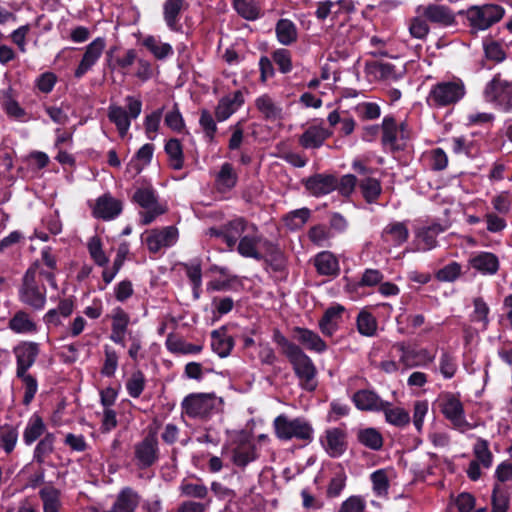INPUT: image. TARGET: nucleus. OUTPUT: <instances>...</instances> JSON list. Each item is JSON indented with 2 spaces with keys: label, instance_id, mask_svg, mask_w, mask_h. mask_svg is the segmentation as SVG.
Returning a JSON list of instances; mask_svg holds the SVG:
<instances>
[{
  "label": "nucleus",
  "instance_id": "nucleus-1",
  "mask_svg": "<svg viewBox=\"0 0 512 512\" xmlns=\"http://www.w3.org/2000/svg\"><path fill=\"white\" fill-rule=\"evenodd\" d=\"M465 87L461 80L442 81L432 86L427 96L431 107H445L463 98Z\"/></svg>",
  "mask_w": 512,
  "mask_h": 512
},
{
  "label": "nucleus",
  "instance_id": "nucleus-2",
  "mask_svg": "<svg viewBox=\"0 0 512 512\" xmlns=\"http://www.w3.org/2000/svg\"><path fill=\"white\" fill-rule=\"evenodd\" d=\"M222 399L214 393H193L182 402L183 411L191 418H207L217 411Z\"/></svg>",
  "mask_w": 512,
  "mask_h": 512
},
{
  "label": "nucleus",
  "instance_id": "nucleus-3",
  "mask_svg": "<svg viewBox=\"0 0 512 512\" xmlns=\"http://www.w3.org/2000/svg\"><path fill=\"white\" fill-rule=\"evenodd\" d=\"M276 436L280 440H311L313 428L302 418L289 419L285 415L277 416L273 421Z\"/></svg>",
  "mask_w": 512,
  "mask_h": 512
},
{
  "label": "nucleus",
  "instance_id": "nucleus-4",
  "mask_svg": "<svg viewBox=\"0 0 512 512\" xmlns=\"http://www.w3.org/2000/svg\"><path fill=\"white\" fill-rule=\"evenodd\" d=\"M128 112L121 106L111 105L108 110V118L117 127L120 136H126L130 128V118L136 119L142 111V102L132 96L125 98Z\"/></svg>",
  "mask_w": 512,
  "mask_h": 512
},
{
  "label": "nucleus",
  "instance_id": "nucleus-5",
  "mask_svg": "<svg viewBox=\"0 0 512 512\" xmlns=\"http://www.w3.org/2000/svg\"><path fill=\"white\" fill-rule=\"evenodd\" d=\"M438 405L440 411L449 420L454 427L465 431L470 428L466 421L463 404L458 395L451 392H445L439 395Z\"/></svg>",
  "mask_w": 512,
  "mask_h": 512
},
{
  "label": "nucleus",
  "instance_id": "nucleus-6",
  "mask_svg": "<svg viewBox=\"0 0 512 512\" xmlns=\"http://www.w3.org/2000/svg\"><path fill=\"white\" fill-rule=\"evenodd\" d=\"M288 359L300 380V385L308 391H313L317 386L315 380L317 371L310 357L300 348L289 356Z\"/></svg>",
  "mask_w": 512,
  "mask_h": 512
},
{
  "label": "nucleus",
  "instance_id": "nucleus-7",
  "mask_svg": "<svg viewBox=\"0 0 512 512\" xmlns=\"http://www.w3.org/2000/svg\"><path fill=\"white\" fill-rule=\"evenodd\" d=\"M486 101L495 103L505 111L512 110V82L503 80L496 75L485 87Z\"/></svg>",
  "mask_w": 512,
  "mask_h": 512
},
{
  "label": "nucleus",
  "instance_id": "nucleus-8",
  "mask_svg": "<svg viewBox=\"0 0 512 512\" xmlns=\"http://www.w3.org/2000/svg\"><path fill=\"white\" fill-rule=\"evenodd\" d=\"M21 300L36 308L41 309L46 301V289L36 280L34 269H28L23 278V285L20 290Z\"/></svg>",
  "mask_w": 512,
  "mask_h": 512
},
{
  "label": "nucleus",
  "instance_id": "nucleus-9",
  "mask_svg": "<svg viewBox=\"0 0 512 512\" xmlns=\"http://www.w3.org/2000/svg\"><path fill=\"white\" fill-rule=\"evenodd\" d=\"M504 15V9L495 4L481 7H472L469 10V20L474 28L485 30L494 23L500 21Z\"/></svg>",
  "mask_w": 512,
  "mask_h": 512
},
{
  "label": "nucleus",
  "instance_id": "nucleus-10",
  "mask_svg": "<svg viewBox=\"0 0 512 512\" xmlns=\"http://www.w3.org/2000/svg\"><path fill=\"white\" fill-rule=\"evenodd\" d=\"M382 142L384 145L389 146L392 149H403L406 141L410 137V133L405 123H401L399 126L395 120L391 117H385L382 122Z\"/></svg>",
  "mask_w": 512,
  "mask_h": 512
},
{
  "label": "nucleus",
  "instance_id": "nucleus-11",
  "mask_svg": "<svg viewBox=\"0 0 512 512\" xmlns=\"http://www.w3.org/2000/svg\"><path fill=\"white\" fill-rule=\"evenodd\" d=\"M137 466L141 469L152 466L158 459V441L154 434H148L134 446Z\"/></svg>",
  "mask_w": 512,
  "mask_h": 512
},
{
  "label": "nucleus",
  "instance_id": "nucleus-12",
  "mask_svg": "<svg viewBox=\"0 0 512 512\" xmlns=\"http://www.w3.org/2000/svg\"><path fill=\"white\" fill-rule=\"evenodd\" d=\"M105 47L106 41L102 37H98L88 44L85 48L83 57L74 72V76L79 79L91 70L102 56Z\"/></svg>",
  "mask_w": 512,
  "mask_h": 512
},
{
  "label": "nucleus",
  "instance_id": "nucleus-13",
  "mask_svg": "<svg viewBox=\"0 0 512 512\" xmlns=\"http://www.w3.org/2000/svg\"><path fill=\"white\" fill-rule=\"evenodd\" d=\"M178 239V230L173 226H167L161 230L148 231L144 238L148 249L152 253L158 252L164 247L172 246Z\"/></svg>",
  "mask_w": 512,
  "mask_h": 512
},
{
  "label": "nucleus",
  "instance_id": "nucleus-14",
  "mask_svg": "<svg viewBox=\"0 0 512 512\" xmlns=\"http://www.w3.org/2000/svg\"><path fill=\"white\" fill-rule=\"evenodd\" d=\"M258 458L256 445L247 437H241L231 449V460L234 465L244 468Z\"/></svg>",
  "mask_w": 512,
  "mask_h": 512
},
{
  "label": "nucleus",
  "instance_id": "nucleus-15",
  "mask_svg": "<svg viewBox=\"0 0 512 512\" xmlns=\"http://www.w3.org/2000/svg\"><path fill=\"white\" fill-rule=\"evenodd\" d=\"M13 353L17 362L16 372H27L36 361L39 345L35 342L24 341L14 347Z\"/></svg>",
  "mask_w": 512,
  "mask_h": 512
},
{
  "label": "nucleus",
  "instance_id": "nucleus-16",
  "mask_svg": "<svg viewBox=\"0 0 512 512\" xmlns=\"http://www.w3.org/2000/svg\"><path fill=\"white\" fill-rule=\"evenodd\" d=\"M352 401L361 411L378 412L389 406V402L384 401L375 391L370 389H361L354 393Z\"/></svg>",
  "mask_w": 512,
  "mask_h": 512
},
{
  "label": "nucleus",
  "instance_id": "nucleus-17",
  "mask_svg": "<svg viewBox=\"0 0 512 512\" xmlns=\"http://www.w3.org/2000/svg\"><path fill=\"white\" fill-rule=\"evenodd\" d=\"M263 238L262 235L259 234L258 228L255 225V230L250 231V229L244 234L238 243L237 251L243 257L253 258L256 260H262L264 258L263 254L260 253L257 249L259 244H262Z\"/></svg>",
  "mask_w": 512,
  "mask_h": 512
},
{
  "label": "nucleus",
  "instance_id": "nucleus-18",
  "mask_svg": "<svg viewBox=\"0 0 512 512\" xmlns=\"http://www.w3.org/2000/svg\"><path fill=\"white\" fill-rule=\"evenodd\" d=\"M321 444L329 456L338 457L346 449V434L339 428L328 429L321 438Z\"/></svg>",
  "mask_w": 512,
  "mask_h": 512
},
{
  "label": "nucleus",
  "instance_id": "nucleus-19",
  "mask_svg": "<svg viewBox=\"0 0 512 512\" xmlns=\"http://www.w3.org/2000/svg\"><path fill=\"white\" fill-rule=\"evenodd\" d=\"M249 229L255 230V225L243 218H237L223 225L220 233L227 245L232 248Z\"/></svg>",
  "mask_w": 512,
  "mask_h": 512
},
{
  "label": "nucleus",
  "instance_id": "nucleus-20",
  "mask_svg": "<svg viewBox=\"0 0 512 512\" xmlns=\"http://www.w3.org/2000/svg\"><path fill=\"white\" fill-rule=\"evenodd\" d=\"M122 211V202L110 194H104L96 201L93 214L103 220H111L117 217Z\"/></svg>",
  "mask_w": 512,
  "mask_h": 512
},
{
  "label": "nucleus",
  "instance_id": "nucleus-21",
  "mask_svg": "<svg viewBox=\"0 0 512 512\" xmlns=\"http://www.w3.org/2000/svg\"><path fill=\"white\" fill-rule=\"evenodd\" d=\"M332 135V131L322 125L309 126L299 138V143L306 149H315L323 145L326 139Z\"/></svg>",
  "mask_w": 512,
  "mask_h": 512
},
{
  "label": "nucleus",
  "instance_id": "nucleus-22",
  "mask_svg": "<svg viewBox=\"0 0 512 512\" xmlns=\"http://www.w3.org/2000/svg\"><path fill=\"white\" fill-rule=\"evenodd\" d=\"M306 189L314 196L329 194L337 187V179L333 175L316 174L305 181Z\"/></svg>",
  "mask_w": 512,
  "mask_h": 512
},
{
  "label": "nucleus",
  "instance_id": "nucleus-23",
  "mask_svg": "<svg viewBox=\"0 0 512 512\" xmlns=\"http://www.w3.org/2000/svg\"><path fill=\"white\" fill-rule=\"evenodd\" d=\"M418 11H422V16L430 22L442 26H449L455 22V16L453 12L448 7L443 5L430 4L422 8L420 7Z\"/></svg>",
  "mask_w": 512,
  "mask_h": 512
},
{
  "label": "nucleus",
  "instance_id": "nucleus-24",
  "mask_svg": "<svg viewBox=\"0 0 512 512\" xmlns=\"http://www.w3.org/2000/svg\"><path fill=\"white\" fill-rule=\"evenodd\" d=\"M243 102V95L240 91H235L234 93L223 97L215 109L216 119L220 122L227 120L241 107Z\"/></svg>",
  "mask_w": 512,
  "mask_h": 512
},
{
  "label": "nucleus",
  "instance_id": "nucleus-25",
  "mask_svg": "<svg viewBox=\"0 0 512 512\" xmlns=\"http://www.w3.org/2000/svg\"><path fill=\"white\" fill-rule=\"evenodd\" d=\"M294 338L306 349L317 353H322L327 348L326 343L317 333L306 328L296 327L294 329Z\"/></svg>",
  "mask_w": 512,
  "mask_h": 512
},
{
  "label": "nucleus",
  "instance_id": "nucleus-26",
  "mask_svg": "<svg viewBox=\"0 0 512 512\" xmlns=\"http://www.w3.org/2000/svg\"><path fill=\"white\" fill-rule=\"evenodd\" d=\"M257 110L266 120L275 121L282 118V107L267 94L259 96L255 100Z\"/></svg>",
  "mask_w": 512,
  "mask_h": 512
},
{
  "label": "nucleus",
  "instance_id": "nucleus-27",
  "mask_svg": "<svg viewBox=\"0 0 512 512\" xmlns=\"http://www.w3.org/2000/svg\"><path fill=\"white\" fill-rule=\"evenodd\" d=\"M343 312L344 307L340 305L330 307L326 310L319 322L320 330L324 335L332 336L334 334L341 321Z\"/></svg>",
  "mask_w": 512,
  "mask_h": 512
},
{
  "label": "nucleus",
  "instance_id": "nucleus-28",
  "mask_svg": "<svg viewBox=\"0 0 512 512\" xmlns=\"http://www.w3.org/2000/svg\"><path fill=\"white\" fill-rule=\"evenodd\" d=\"M470 265L483 274H495L499 268L498 258L489 252H481L469 260Z\"/></svg>",
  "mask_w": 512,
  "mask_h": 512
},
{
  "label": "nucleus",
  "instance_id": "nucleus-29",
  "mask_svg": "<svg viewBox=\"0 0 512 512\" xmlns=\"http://www.w3.org/2000/svg\"><path fill=\"white\" fill-rule=\"evenodd\" d=\"M185 0H166L163 5L164 20L171 30H178V22L182 10L185 8Z\"/></svg>",
  "mask_w": 512,
  "mask_h": 512
},
{
  "label": "nucleus",
  "instance_id": "nucleus-30",
  "mask_svg": "<svg viewBox=\"0 0 512 512\" xmlns=\"http://www.w3.org/2000/svg\"><path fill=\"white\" fill-rule=\"evenodd\" d=\"M409 231L402 222L388 224L383 232L382 239L385 242H393L394 245H401L408 239Z\"/></svg>",
  "mask_w": 512,
  "mask_h": 512
},
{
  "label": "nucleus",
  "instance_id": "nucleus-31",
  "mask_svg": "<svg viewBox=\"0 0 512 512\" xmlns=\"http://www.w3.org/2000/svg\"><path fill=\"white\" fill-rule=\"evenodd\" d=\"M314 265L321 275L330 276L336 275L339 272L338 260L328 251L319 253L315 257Z\"/></svg>",
  "mask_w": 512,
  "mask_h": 512
},
{
  "label": "nucleus",
  "instance_id": "nucleus-32",
  "mask_svg": "<svg viewBox=\"0 0 512 512\" xmlns=\"http://www.w3.org/2000/svg\"><path fill=\"white\" fill-rule=\"evenodd\" d=\"M139 504V495L133 489L126 487L118 494L113 507L119 512H133Z\"/></svg>",
  "mask_w": 512,
  "mask_h": 512
},
{
  "label": "nucleus",
  "instance_id": "nucleus-33",
  "mask_svg": "<svg viewBox=\"0 0 512 512\" xmlns=\"http://www.w3.org/2000/svg\"><path fill=\"white\" fill-rule=\"evenodd\" d=\"M9 328L15 333L25 334L35 332L37 325L28 313L18 311L10 319Z\"/></svg>",
  "mask_w": 512,
  "mask_h": 512
},
{
  "label": "nucleus",
  "instance_id": "nucleus-34",
  "mask_svg": "<svg viewBox=\"0 0 512 512\" xmlns=\"http://www.w3.org/2000/svg\"><path fill=\"white\" fill-rule=\"evenodd\" d=\"M46 431V425L42 418L38 415H33L23 432V441L26 445H31L38 438H40Z\"/></svg>",
  "mask_w": 512,
  "mask_h": 512
},
{
  "label": "nucleus",
  "instance_id": "nucleus-35",
  "mask_svg": "<svg viewBox=\"0 0 512 512\" xmlns=\"http://www.w3.org/2000/svg\"><path fill=\"white\" fill-rule=\"evenodd\" d=\"M237 174L230 163H224L217 173L215 182L218 190L227 191L232 189L237 183Z\"/></svg>",
  "mask_w": 512,
  "mask_h": 512
},
{
  "label": "nucleus",
  "instance_id": "nucleus-36",
  "mask_svg": "<svg viewBox=\"0 0 512 512\" xmlns=\"http://www.w3.org/2000/svg\"><path fill=\"white\" fill-rule=\"evenodd\" d=\"M167 349L175 354H197L203 349L200 344L188 343L182 338L169 336L166 341Z\"/></svg>",
  "mask_w": 512,
  "mask_h": 512
},
{
  "label": "nucleus",
  "instance_id": "nucleus-37",
  "mask_svg": "<svg viewBox=\"0 0 512 512\" xmlns=\"http://www.w3.org/2000/svg\"><path fill=\"white\" fill-rule=\"evenodd\" d=\"M358 185L362 196L368 203L375 202L382 191L380 181L372 177L361 178Z\"/></svg>",
  "mask_w": 512,
  "mask_h": 512
},
{
  "label": "nucleus",
  "instance_id": "nucleus-38",
  "mask_svg": "<svg viewBox=\"0 0 512 512\" xmlns=\"http://www.w3.org/2000/svg\"><path fill=\"white\" fill-rule=\"evenodd\" d=\"M55 436L53 433H46L38 442L33 452V459L38 464H43L46 458L54 451Z\"/></svg>",
  "mask_w": 512,
  "mask_h": 512
},
{
  "label": "nucleus",
  "instance_id": "nucleus-39",
  "mask_svg": "<svg viewBox=\"0 0 512 512\" xmlns=\"http://www.w3.org/2000/svg\"><path fill=\"white\" fill-rule=\"evenodd\" d=\"M39 495L43 501L44 511H59L61 507L60 491L52 485L44 486Z\"/></svg>",
  "mask_w": 512,
  "mask_h": 512
},
{
  "label": "nucleus",
  "instance_id": "nucleus-40",
  "mask_svg": "<svg viewBox=\"0 0 512 512\" xmlns=\"http://www.w3.org/2000/svg\"><path fill=\"white\" fill-rule=\"evenodd\" d=\"M276 35L281 44L290 45L297 39L296 26L288 19H281L276 25Z\"/></svg>",
  "mask_w": 512,
  "mask_h": 512
},
{
  "label": "nucleus",
  "instance_id": "nucleus-41",
  "mask_svg": "<svg viewBox=\"0 0 512 512\" xmlns=\"http://www.w3.org/2000/svg\"><path fill=\"white\" fill-rule=\"evenodd\" d=\"M357 438L362 445L372 450H380L383 446V437L375 428L370 427L359 430Z\"/></svg>",
  "mask_w": 512,
  "mask_h": 512
},
{
  "label": "nucleus",
  "instance_id": "nucleus-42",
  "mask_svg": "<svg viewBox=\"0 0 512 512\" xmlns=\"http://www.w3.org/2000/svg\"><path fill=\"white\" fill-rule=\"evenodd\" d=\"M394 348L401 353L399 357V362L403 364L406 368H411L419 365L421 358L426 355L425 350L420 352L410 350L406 348L403 343H398L394 345Z\"/></svg>",
  "mask_w": 512,
  "mask_h": 512
},
{
  "label": "nucleus",
  "instance_id": "nucleus-43",
  "mask_svg": "<svg viewBox=\"0 0 512 512\" xmlns=\"http://www.w3.org/2000/svg\"><path fill=\"white\" fill-rule=\"evenodd\" d=\"M179 491L182 496L188 498L204 499L208 495V488L200 481H182L179 486Z\"/></svg>",
  "mask_w": 512,
  "mask_h": 512
},
{
  "label": "nucleus",
  "instance_id": "nucleus-44",
  "mask_svg": "<svg viewBox=\"0 0 512 512\" xmlns=\"http://www.w3.org/2000/svg\"><path fill=\"white\" fill-rule=\"evenodd\" d=\"M382 411L385 414L386 421L394 426L403 427L410 422V415L403 408L391 407V404L389 403V406H385V409Z\"/></svg>",
  "mask_w": 512,
  "mask_h": 512
},
{
  "label": "nucleus",
  "instance_id": "nucleus-45",
  "mask_svg": "<svg viewBox=\"0 0 512 512\" xmlns=\"http://www.w3.org/2000/svg\"><path fill=\"white\" fill-rule=\"evenodd\" d=\"M143 45L157 58L164 59L173 53L172 46L168 43H162L154 36H148L144 39Z\"/></svg>",
  "mask_w": 512,
  "mask_h": 512
},
{
  "label": "nucleus",
  "instance_id": "nucleus-46",
  "mask_svg": "<svg viewBox=\"0 0 512 512\" xmlns=\"http://www.w3.org/2000/svg\"><path fill=\"white\" fill-rule=\"evenodd\" d=\"M165 151L169 156L170 165L175 170L183 167V151L181 143L178 139H170L165 145Z\"/></svg>",
  "mask_w": 512,
  "mask_h": 512
},
{
  "label": "nucleus",
  "instance_id": "nucleus-47",
  "mask_svg": "<svg viewBox=\"0 0 512 512\" xmlns=\"http://www.w3.org/2000/svg\"><path fill=\"white\" fill-rule=\"evenodd\" d=\"M443 231L440 225H432L421 229L417 237L423 243L421 249L430 250L436 246V237Z\"/></svg>",
  "mask_w": 512,
  "mask_h": 512
},
{
  "label": "nucleus",
  "instance_id": "nucleus-48",
  "mask_svg": "<svg viewBox=\"0 0 512 512\" xmlns=\"http://www.w3.org/2000/svg\"><path fill=\"white\" fill-rule=\"evenodd\" d=\"M234 8L239 15L247 20H255L260 12L256 0H234Z\"/></svg>",
  "mask_w": 512,
  "mask_h": 512
},
{
  "label": "nucleus",
  "instance_id": "nucleus-49",
  "mask_svg": "<svg viewBox=\"0 0 512 512\" xmlns=\"http://www.w3.org/2000/svg\"><path fill=\"white\" fill-rule=\"evenodd\" d=\"M232 347L233 340L230 336H222L218 331L212 332V348L220 357L229 355Z\"/></svg>",
  "mask_w": 512,
  "mask_h": 512
},
{
  "label": "nucleus",
  "instance_id": "nucleus-50",
  "mask_svg": "<svg viewBox=\"0 0 512 512\" xmlns=\"http://www.w3.org/2000/svg\"><path fill=\"white\" fill-rule=\"evenodd\" d=\"M87 247L91 258L97 265L105 266L108 263L109 258L103 251L102 243L98 236L91 237L88 241Z\"/></svg>",
  "mask_w": 512,
  "mask_h": 512
},
{
  "label": "nucleus",
  "instance_id": "nucleus-51",
  "mask_svg": "<svg viewBox=\"0 0 512 512\" xmlns=\"http://www.w3.org/2000/svg\"><path fill=\"white\" fill-rule=\"evenodd\" d=\"M358 331L364 336H373L377 329L376 319L368 312H360L357 318Z\"/></svg>",
  "mask_w": 512,
  "mask_h": 512
},
{
  "label": "nucleus",
  "instance_id": "nucleus-52",
  "mask_svg": "<svg viewBox=\"0 0 512 512\" xmlns=\"http://www.w3.org/2000/svg\"><path fill=\"white\" fill-rule=\"evenodd\" d=\"M138 59L137 52L134 49H127L122 55H119L114 64L109 63L111 69H120L123 75H127V69L135 64Z\"/></svg>",
  "mask_w": 512,
  "mask_h": 512
},
{
  "label": "nucleus",
  "instance_id": "nucleus-53",
  "mask_svg": "<svg viewBox=\"0 0 512 512\" xmlns=\"http://www.w3.org/2000/svg\"><path fill=\"white\" fill-rule=\"evenodd\" d=\"M310 210L308 208H301L290 212L284 218L286 225L290 229L301 228L309 219Z\"/></svg>",
  "mask_w": 512,
  "mask_h": 512
},
{
  "label": "nucleus",
  "instance_id": "nucleus-54",
  "mask_svg": "<svg viewBox=\"0 0 512 512\" xmlns=\"http://www.w3.org/2000/svg\"><path fill=\"white\" fill-rule=\"evenodd\" d=\"M18 432L12 426H3L0 429V443L6 453H11L17 443Z\"/></svg>",
  "mask_w": 512,
  "mask_h": 512
},
{
  "label": "nucleus",
  "instance_id": "nucleus-55",
  "mask_svg": "<svg viewBox=\"0 0 512 512\" xmlns=\"http://www.w3.org/2000/svg\"><path fill=\"white\" fill-rule=\"evenodd\" d=\"M16 376L20 378L24 384L25 394L23 402L24 404L28 405L32 401L37 392V381L31 374H28L27 372H16Z\"/></svg>",
  "mask_w": 512,
  "mask_h": 512
},
{
  "label": "nucleus",
  "instance_id": "nucleus-56",
  "mask_svg": "<svg viewBox=\"0 0 512 512\" xmlns=\"http://www.w3.org/2000/svg\"><path fill=\"white\" fill-rule=\"evenodd\" d=\"M373 490L378 496H384L388 493L389 479L387 472L383 469L377 470L371 474Z\"/></svg>",
  "mask_w": 512,
  "mask_h": 512
},
{
  "label": "nucleus",
  "instance_id": "nucleus-57",
  "mask_svg": "<svg viewBox=\"0 0 512 512\" xmlns=\"http://www.w3.org/2000/svg\"><path fill=\"white\" fill-rule=\"evenodd\" d=\"M145 387V377L141 371L134 372L126 383L128 394L138 398Z\"/></svg>",
  "mask_w": 512,
  "mask_h": 512
},
{
  "label": "nucleus",
  "instance_id": "nucleus-58",
  "mask_svg": "<svg viewBox=\"0 0 512 512\" xmlns=\"http://www.w3.org/2000/svg\"><path fill=\"white\" fill-rule=\"evenodd\" d=\"M474 454L477 461L480 462L484 467L488 468L492 464V453L488 448V443L485 440H478L474 445Z\"/></svg>",
  "mask_w": 512,
  "mask_h": 512
},
{
  "label": "nucleus",
  "instance_id": "nucleus-59",
  "mask_svg": "<svg viewBox=\"0 0 512 512\" xmlns=\"http://www.w3.org/2000/svg\"><path fill=\"white\" fill-rule=\"evenodd\" d=\"M409 32L413 38L424 39L429 33V26L426 19L414 17L410 20Z\"/></svg>",
  "mask_w": 512,
  "mask_h": 512
},
{
  "label": "nucleus",
  "instance_id": "nucleus-60",
  "mask_svg": "<svg viewBox=\"0 0 512 512\" xmlns=\"http://www.w3.org/2000/svg\"><path fill=\"white\" fill-rule=\"evenodd\" d=\"M200 126L202 127L205 137L209 142L213 141L217 131L216 123L208 110H202L199 119Z\"/></svg>",
  "mask_w": 512,
  "mask_h": 512
},
{
  "label": "nucleus",
  "instance_id": "nucleus-61",
  "mask_svg": "<svg viewBox=\"0 0 512 512\" xmlns=\"http://www.w3.org/2000/svg\"><path fill=\"white\" fill-rule=\"evenodd\" d=\"M366 501L362 496L353 495L347 498L338 512H365Z\"/></svg>",
  "mask_w": 512,
  "mask_h": 512
},
{
  "label": "nucleus",
  "instance_id": "nucleus-62",
  "mask_svg": "<svg viewBox=\"0 0 512 512\" xmlns=\"http://www.w3.org/2000/svg\"><path fill=\"white\" fill-rule=\"evenodd\" d=\"M133 199L144 209H150V207L158 203L154 191L151 188L138 189Z\"/></svg>",
  "mask_w": 512,
  "mask_h": 512
},
{
  "label": "nucleus",
  "instance_id": "nucleus-63",
  "mask_svg": "<svg viewBox=\"0 0 512 512\" xmlns=\"http://www.w3.org/2000/svg\"><path fill=\"white\" fill-rule=\"evenodd\" d=\"M508 495L505 490L495 486L492 495V512H507Z\"/></svg>",
  "mask_w": 512,
  "mask_h": 512
},
{
  "label": "nucleus",
  "instance_id": "nucleus-64",
  "mask_svg": "<svg viewBox=\"0 0 512 512\" xmlns=\"http://www.w3.org/2000/svg\"><path fill=\"white\" fill-rule=\"evenodd\" d=\"M355 110L359 117L366 120L376 119L380 116V107L372 102L359 103Z\"/></svg>",
  "mask_w": 512,
  "mask_h": 512
}]
</instances>
